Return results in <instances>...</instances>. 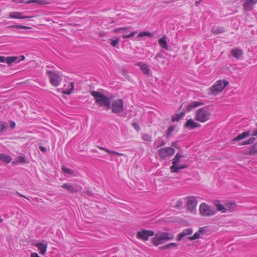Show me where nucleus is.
<instances>
[{
    "instance_id": "c85d7f7f",
    "label": "nucleus",
    "mask_w": 257,
    "mask_h": 257,
    "mask_svg": "<svg viewBox=\"0 0 257 257\" xmlns=\"http://www.w3.org/2000/svg\"><path fill=\"white\" fill-rule=\"evenodd\" d=\"M177 246H178V244L176 243L172 242V243H170L168 244H167V245H164L162 246H160V248L161 250L168 249H170L172 248L176 247Z\"/></svg>"
},
{
    "instance_id": "72a5a7b5",
    "label": "nucleus",
    "mask_w": 257,
    "mask_h": 257,
    "mask_svg": "<svg viewBox=\"0 0 257 257\" xmlns=\"http://www.w3.org/2000/svg\"><path fill=\"white\" fill-rule=\"evenodd\" d=\"M175 128V125H172L168 127V128L166 131L167 138H168L171 135V133L174 131Z\"/></svg>"
},
{
    "instance_id": "7c9ffc66",
    "label": "nucleus",
    "mask_w": 257,
    "mask_h": 257,
    "mask_svg": "<svg viewBox=\"0 0 257 257\" xmlns=\"http://www.w3.org/2000/svg\"><path fill=\"white\" fill-rule=\"evenodd\" d=\"M36 3L38 5H44L48 4L46 2L45 0H29L26 2V4H30V3Z\"/></svg>"
},
{
    "instance_id": "6ab92c4d",
    "label": "nucleus",
    "mask_w": 257,
    "mask_h": 257,
    "mask_svg": "<svg viewBox=\"0 0 257 257\" xmlns=\"http://www.w3.org/2000/svg\"><path fill=\"white\" fill-rule=\"evenodd\" d=\"M36 246L40 250V252L41 254H42V255H45L46 254L47 248V243L43 242L37 243Z\"/></svg>"
},
{
    "instance_id": "4468645a",
    "label": "nucleus",
    "mask_w": 257,
    "mask_h": 257,
    "mask_svg": "<svg viewBox=\"0 0 257 257\" xmlns=\"http://www.w3.org/2000/svg\"><path fill=\"white\" fill-rule=\"evenodd\" d=\"M62 187L66 189L71 193H74L79 191L78 188L76 186L72 185L69 183L64 184L62 185Z\"/></svg>"
},
{
    "instance_id": "4c0bfd02",
    "label": "nucleus",
    "mask_w": 257,
    "mask_h": 257,
    "mask_svg": "<svg viewBox=\"0 0 257 257\" xmlns=\"http://www.w3.org/2000/svg\"><path fill=\"white\" fill-rule=\"evenodd\" d=\"M160 140L161 141V142H160V144H158L157 146V147H162V146H164L166 144V143L164 141H163V140H161V138H159L157 140L155 141V143L154 144H158L160 141Z\"/></svg>"
},
{
    "instance_id": "6e6d98bb",
    "label": "nucleus",
    "mask_w": 257,
    "mask_h": 257,
    "mask_svg": "<svg viewBox=\"0 0 257 257\" xmlns=\"http://www.w3.org/2000/svg\"><path fill=\"white\" fill-rule=\"evenodd\" d=\"M39 149H40V150L43 152V153H45L46 152V148L43 146H40L39 147Z\"/></svg>"
},
{
    "instance_id": "603ef678",
    "label": "nucleus",
    "mask_w": 257,
    "mask_h": 257,
    "mask_svg": "<svg viewBox=\"0 0 257 257\" xmlns=\"http://www.w3.org/2000/svg\"><path fill=\"white\" fill-rule=\"evenodd\" d=\"M85 193L86 194L89 196H92L93 195V193L89 190H86Z\"/></svg>"
},
{
    "instance_id": "e2e57ef3",
    "label": "nucleus",
    "mask_w": 257,
    "mask_h": 257,
    "mask_svg": "<svg viewBox=\"0 0 257 257\" xmlns=\"http://www.w3.org/2000/svg\"><path fill=\"white\" fill-rule=\"evenodd\" d=\"M253 136H257V129L253 132V134L251 135Z\"/></svg>"
},
{
    "instance_id": "7ed1b4c3",
    "label": "nucleus",
    "mask_w": 257,
    "mask_h": 257,
    "mask_svg": "<svg viewBox=\"0 0 257 257\" xmlns=\"http://www.w3.org/2000/svg\"><path fill=\"white\" fill-rule=\"evenodd\" d=\"M210 115L208 107H203L197 110L196 119L201 122H204L209 119Z\"/></svg>"
},
{
    "instance_id": "ddd939ff",
    "label": "nucleus",
    "mask_w": 257,
    "mask_h": 257,
    "mask_svg": "<svg viewBox=\"0 0 257 257\" xmlns=\"http://www.w3.org/2000/svg\"><path fill=\"white\" fill-rule=\"evenodd\" d=\"M182 157H185V156L183 155H180L179 153L176 154L174 158L172 160V166L170 167L171 170L173 169L176 167L179 166L180 165V159Z\"/></svg>"
},
{
    "instance_id": "412c9836",
    "label": "nucleus",
    "mask_w": 257,
    "mask_h": 257,
    "mask_svg": "<svg viewBox=\"0 0 257 257\" xmlns=\"http://www.w3.org/2000/svg\"><path fill=\"white\" fill-rule=\"evenodd\" d=\"M185 114V111L183 108L182 111L180 113H177L174 114L172 117V121H179L181 118H182Z\"/></svg>"
},
{
    "instance_id": "9b49d317",
    "label": "nucleus",
    "mask_w": 257,
    "mask_h": 257,
    "mask_svg": "<svg viewBox=\"0 0 257 257\" xmlns=\"http://www.w3.org/2000/svg\"><path fill=\"white\" fill-rule=\"evenodd\" d=\"M256 3L257 0H245L243 4V9L246 12L250 11Z\"/></svg>"
},
{
    "instance_id": "c756f323",
    "label": "nucleus",
    "mask_w": 257,
    "mask_h": 257,
    "mask_svg": "<svg viewBox=\"0 0 257 257\" xmlns=\"http://www.w3.org/2000/svg\"><path fill=\"white\" fill-rule=\"evenodd\" d=\"M6 58V62L9 65H11L13 62H15L17 59V57H7Z\"/></svg>"
},
{
    "instance_id": "1a4fd4ad",
    "label": "nucleus",
    "mask_w": 257,
    "mask_h": 257,
    "mask_svg": "<svg viewBox=\"0 0 257 257\" xmlns=\"http://www.w3.org/2000/svg\"><path fill=\"white\" fill-rule=\"evenodd\" d=\"M154 234V232L152 230L142 229L140 231L137 232V237L140 239L148 240L150 236H152Z\"/></svg>"
},
{
    "instance_id": "052dcab7",
    "label": "nucleus",
    "mask_w": 257,
    "mask_h": 257,
    "mask_svg": "<svg viewBox=\"0 0 257 257\" xmlns=\"http://www.w3.org/2000/svg\"><path fill=\"white\" fill-rule=\"evenodd\" d=\"M17 193L18 194V195L19 196H21V197H24V198H26V199H27L29 200V199L28 198H27V197H26L25 196H24V195H22V194H21V193H19V192H17Z\"/></svg>"
},
{
    "instance_id": "69168bd1",
    "label": "nucleus",
    "mask_w": 257,
    "mask_h": 257,
    "mask_svg": "<svg viewBox=\"0 0 257 257\" xmlns=\"http://www.w3.org/2000/svg\"><path fill=\"white\" fill-rule=\"evenodd\" d=\"M15 1L16 2V3H23V1L22 0H15Z\"/></svg>"
},
{
    "instance_id": "a211bd4d",
    "label": "nucleus",
    "mask_w": 257,
    "mask_h": 257,
    "mask_svg": "<svg viewBox=\"0 0 257 257\" xmlns=\"http://www.w3.org/2000/svg\"><path fill=\"white\" fill-rule=\"evenodd\" d=\"M204 103L198 101H193L191 102L189 104H188L186 107V110L188 112H190L192 109L196 108L199 106L203 105Z\"/></svg>"
},
{
    "instance_id": "f3484780",
    "label": "nucleus",
    "mask_w": 257,
    "mask_h": 257,
    "mask_svg": "<svg viewBox=\"0 0 257 257\" xmlns=\"http://www.w3.org/2000/svg\"><path fill=\"white\" fill-rule=\"evenodd\" d=\"M231 54L233 57L239 59L242 56L243 51L240 49L235 48L231 50Z\"/></svg>"
},
{
    "instance_id": "f8f14e48",
    "label": "nucleus",
    "mask_w": 257,
    "mask_h": 257,
    "mask_svg": "<svg viewBox=\"0 0 257 257\" xmlns=\"http://www.w3.org/2000/svg\"><path fill=\"white\" fill-rule=\"evenodd\" d=\"M200 126V124L195 122L192 119L190 118L184 124V128L194 129L196 127H199Z\"/></svg>"
},
{
    "instance_id": "5701e85b",
    "label": "nucleus",
    "mask_w": 257,
    "mask_h": 257,
    "mask_svg": "<svg viewBox=\"0 0 257 257\" xmlns=\"http://www.w3.org/2000/svg\"><path fill=\"white\" fill-rule=\"evenodd\" d=\"M225 212L228 210L229 212H233L236 207V204L234 202H227L225 204Z\"/></svg>"
},
{
    "instance_id": "37998d69",
    "label": "nucleus",
    "mask_w": 257,
    "mask_h": 257,
    "mask_svg": "<svg viewBox=\"0 0 257 257\" xmlns=\"http://www.w3.org/2000/svg\"><path fill=\"white\" fill-rule=\"evenodd\" d=\"M199 237H200V234H199V232H196L194 234V235L193 236L189 237L188 239L190 240H195V239L199 238Z\"/></svg>"
},
{
    "instance_id": "0eeeda50",
    "label": "nucleus",
    "mask_w": 257,
    "mask_h": 257,
    "mask_svg": "<svg viewBox=\"0 0 257 257\" xmlns=\"http://www.w3.org/2000/svg\"><path fill=\"white\" fill-rule=\"evenodd\" d=\"M123 102L121 99L111 101V110L113 113H117L123 110Z\"/></svg>"
},
{
    "instance_id": "3c124183",
    "label": "nucleus",
    "mask_w": 257,
    "mask_h": 257,
    "mask_svg": "<svg viewBox=\"0 0 257 257\" xmlns=\"http://www.w3.org/2000/svg\"><path fill=\"white\" fill-rule=\"evenodd\" d=\"M182 201L179 200L176 203V204L175 205V207L176 208H179L182 206Z\"/></svg>"
},
{
    "instance_id": "aec40b11",
    "label": "nucleus",
    "mask_w": 257,
    "mask_h": 257,
    "mask_svg": "<svg viewBox=\"0 0 257 257\" xmlns=\"http://www.w3.org/2000/svg\"><path fill=\"white\" fill-rule=\"evenodd\" d=\"M193 233V230L191 228H186L184 229L178 235V240H181L184 236L188 235H190Z\"/></svg>"
},
{
    "instance_id": "680f3d73",
    "label": "nucleus",
    "mask_w": 257,
    "mask_h": 257,
    "mask_svg": "<svg viewBox=\"0 0 257 257\" xmlns=\"http://www.w3.org/2000/svg\"><path fill=\"white\" fill-rule=\"evenodd\" d=\"M202 1V0H199V1H196V2H195V6L198 7L200 3H201V2Z\"/></svg>"
},
{
    "instance_id": "423d86ee",
    "label": "nucleus",
    "mask_w": 257,
    "mask_h": 257,
    "mask_svg": "<svg viewBox=\"0 0 257 257\" xmlns=\"http://www.w3.org/2000/svg\"><path fill=\"white\" fill-rule=\"evenodd\" d=\"M46 73L49 76L50 82L53 86L57 87L60 85L62 79L57 73L48 70Z\"/></svg>"
},
{
    "instance_id": "338daca9",
    "label": "nucleus",
    "mask_w": 257,
    "mask_h": 257,
    "mask_svg": "<svg viewBox=\"0 0 257 257\" xmlns=\"http://www.w3.org/2000/svg\"><path fill=\"white\" fill-rule=\"evenodd\" d=\"M160 63H161L162 64H165V62L164 59H162V61H161Z\"/></svg>"
},
{
    "instance_id": "4be33fe9",
    "label": "nucleus",
    "mask_w": 257,
    "mask_h": 257,
    "mask_svg": "<svg viewBox=\"0 0 257 257\" xmlns=\"http://www.w3.org/2000/svg\"><path fill=\"white\" fill-rule=\"evenodd\" d=\"M137 65L140 67L141 70L145 75H149L150 72V69L149 68L148 65L146 64H144L142 62H139L137 64Z\"/></svg>"
},
{
    "instance_id": "e433bc0d",
    "label": "nucleus",
    "mask_w": 257,
    "mask_h": 257,
    "mask_svg": "<svg viewBox=\"0 0 257 257\" xmlns=\"http://www.w3.org/2000/svg\"><path fill=\"white\" fill-rule=\"evenodd\" d=\"M144 36H148L149 37H152L153 36V34L149 32H141L138 35V37H144Z\"/></svg>"
},
{
    "instance_id": "5fc2aeb1",
    "label": "nucleus",
    "mask_w": 257,
    "mask_h": 257,
    "mask_svg": "<svg viewBox=\"0 0 257 257\" xmlns=\"http://www.w3.org/2000/svg\"><path fill=\"white\" fill-rule=\"evenodd\" d=\"M6 58L5 56H0V62H6Z\"/></svg>"
},
{
    "instance_id": "6e6552de",
    "label": "nucleus",
    "mask_w": 257,
    "mask_h": 257,
    "mask_svg": "<svg viewBox=\"0 0 257 257\" xmlns=\"http://www.w3.org/2000/svg\"><path fill=\"white\" fill-rule=\"evenodd\" d=\"M175 149L171 147L162 148L158 151L159 157L162 159H165L168 156L173 155Z\"/></svg>"
},
{
    "instance_id": "f03ea898",
    "label": "nucleus",
    "mask_w": 257,
    "mask_h": 257,
    "mask_svg": "<svg viewBox=\"0 0 257 257\" xmlns=\"http://www.w3.org/2000/svg\"><path fill=\"white\" fill-rule=\"evenodd\" d=\"M174 236L168 232H159L155 234V236L152 238V242L156 246L163 243L166 240H171Z\"/></svg>"
},
{
    "instance_id": "79ce46f5",
    "label": "nucleus",
    "mask_w": 257,
    "mask_h": 257,
    "mask_svg": "<svg viewBox=\"0 0 257 257\" xmlns=\"http://www.w3.org/2000/svg\"><path fill=\"white\" fill-rule=\"evenodd\" d=\"M110 40L111 41V45L113 47H117L119 41V38H117L115 40L110 39Z\"/></svg>"
},
{
    "instance_id": "de8ad7c7",
    "label": "nucleus",
    "mask_w": 257,
    "mask_h": 257,
    "mask_svg": "<svg viewBox=\"0 0 257 257\" xmlns=\"http://www.w3.org/2000/svg\"><path fill=\"white\" fill-rule=\"evenodd\" d=\"M62 170L64 172L69 174H73L74 173L73 170L66 167H63L62 168Z\"/></svg>"
},
{
    "instance_id": "20e7f679",
    "label": "nucleus",
    "mask_w": 257,
    "mask_h": 257,
    "mask_svg": "<svg viewBox=\"0 0 257 257\" xmlns=\"http://www.w3.org/2000/svg\"><path fill=\"white\" fill-rule=\"evenodd\" d=\"M199 212L204 217L211 216L216 213V211L212 207L204 202L200 205Z\"/></svg>"
},
{
    "instance_id": "58836bf2",
    "label": "nucleus",
    "mask_w": 257,
    "mask_h": 257,
    "mask_svg": "<svg viewBox=\"0 0 257 257\" xmlns=\"http://www.w3.org/2000/svg\"><path fill=\"white\" fill-rule=\"evenodd\" d=\"M9 28H13L16 29H31V27L22 26V25H13L9 27Z\"/></svg>"
},
{
    "instance_id": "f704fd0d",
    "label": "nucleus",
    "mask_w": 257,
    "mask_h": 257,
    "mask_svg": "<svg viewBox=\"0 0 257 257\" xmlns=\"http://www.w3.org/2000/svg\"><path fill=\"white\" fill-rule=\"evenodd\" d=\"M70 85H71V88L69 90H64V91H62L64 94H67V95H70L71 94L72 91H73V90L74 88V83L71 82L70 83Z\"/></svg>"
},
{
    "instance_id": "49530a36",
    "label": "nucleus",
    "mask_w": 257,
    "mask_h": 257,
    "mask_svg": "<svg viewBox=\"0 0 257 257\" xmlns=\"http://www.w3.org/2000/svg\"><path fill=\"white\" fill-rule=\"evenodd\" d=\"M132 125L133 126V127L135 129V130L137 132H139L140 131V127L137 122H132Z\"/></svg>"
},
{
    "instance_id": "2eb2a0df",
    "label": "nucleus",
    "mask_w": 257,
    "mask_h": 257,
    "mask_svg": "<svg viewBox=\"0 0 257 257\" xmlns=\"http://www.w3.org/2000/svg\"><path fill=\"white\" fill-rule=\"evenodd\" d=\"M10 18L13 19H26L31 18L32 17L23 16V14L20 12H13L10 14Z\"/></svg>"
},
{
    "instance_id": "bb28decb",
    "label": "nucleus",
    "mask_w": 257,
    "mask_h": 257,
    "mask_svg": "<svg viewBox=\"0 0 257 257\" xmlns=\"http://www.w3.org/2000/svg\"><path fill=\"white\" fill-rule=\"evenodd\" d=\"M9 124L3 121H0V133L3 134L7 132Z\"/></svg>"
},
{
    "instance_id": "a19ab883",
    "label": "nucleus",
    "mask_w": 257,
    "mask_h": 257,
    "mask_svg": "<svg viewBox=\"0 0 257 257\" xmlns=\"http://www.w3.org/2000/svg\"><path fill=\"white\" fill-rule=\"evenodd\" d=\"M142 139L144 141H148V142H152V137H151V136L149 135L148 134H147L143 135Z\"/></svg>"
},
{
    "instance_id": "9d476101",
    "label": "nucleus",
    "mask_w": 257,
    "mask_h": 257,
    "mask_svg": "<svg viewBox=\"0 0 257 257\" xmlns=\"http://www.w3.org/2000/svg\"><path fill=\"white\" fill-rule=\"evenodd\" d=\"M197 201L194 196H189L187 198V207L188 210L193 211L197 205Z\"/></svg>"
},
{
    "instance_id": "bf43d9fd",
    "label": "nucleus",
    "mask_w": 257,
    "mask_h": 257,
    "mask_svg": "<svg viewBox=\"0 0 257 257\" xmlns=\"http://www.w3.org/2000/svg\"><path fill=\"white\" fill-rule=\"evenodd\" d=\"M177 143H178V141H175V142H172V144H171V146H172L175 147H176V148H178L177 147H176V145H177Z\"/></svg>"
},
{
    "instance_id": "473e14b6",
    "label": "nucleus",
    "mask_w": 257,
    "mask_h": 257,
    "mask_svg": "<svg viewBox=\"0 0 257 257\" xmlns=\"http://www.w3.org/2000/svg\"><path fill=\"white\" fill-rule=\"evenodd\" d=\"M187 168V166L186 165L180 166V165H179V166L176 167L173 169L171 170V172L172 173H178L180 172V170L185 169Z\"/></svg>"
},
{
    "instance_id": "a878e982",
    "label": "nucleus",
    "mask_w": 257,
    "mask_h": 257,
    "mask_svg": "<svg viewBox=\"0 0 257 257\" xmlns=\"http://www.w3.org/2000/svg\"><path fill=\"white\" fill-rule=\"evenodd\" d=\"M214 204L216 206L217 211L225 212V205L223 206L220 204L219 200H215L214 202Z\"/></svg>"
},
{
    "instance_id": "864d4df0",
    "label": "nucleus",
    "mask_w": 257,
    "mask_h": 257,
    "mask_svg": "<svg viewBox=\"0 0 257 257\" xmlns=\"http://www.w3.org/2000/svg\"><path fill=\"white\" fill-rule=\"evenodd\" d=\"M205 227H201V228H200L199 230H198V232L200 234H204V231L205 230Z\"/></svg>"
},
{
    "instance_id": "dca6fc26",
    "label": "nucleus",
    "mask_w": 257,
    "mask_h": 257,
    "mask_svg": "<svg viewBox=\"0 0 257 257\" xmlns=\"http://www.w3.org/2000/svg\"><path fill=\"white\" fill-rule=\"evenodd\" d=\"M249 135H250V131H246V132H243L241 134L238 135L236 137L234 138L232 140V142H235L241 141V140H243V139L249 136Z\"/></svg>"
},
{
    "instance_id": "4d7b16f0",
    "label": "nucleus",
    "mask_w": 257,
    "mask_h": 257,
    "mask_svg": "<svg viewBox=\"0 0 257 257\" xmlns=\"http://www.w3.org/2000/svg\"><path fill=\"white\" fill-rule=\"evenodd\" d=\"M31 257H40L38 254L36 252H33L31 254Z\"/></svg>"
},
{
    "instance_id": "774afa93",
    "label": "nucleus",
    "mask_w": 257,
    "mask_h": 257,
    "mask_svg": "<svg viewBox=\"0 0 257 257\" xmlns=\"http://www.w3.org/2000/svg\"><path fill=\"white\" fill-rule=\"evenodd\" d=\"M183 106V104H182L178 110L179 111H180L182 109Z\"/></svg>"
},
{
    "instance_id": "f257e3e1",
    "label": "nucleus",
    "mask_w": 257,
    "mask_h": 257,
    "mask_svg": "<svg viewBox=\"0 0 257 257\" xmlns=\"http://www.w3.org/2000/svg\"><path fill=\"white\" fill-rule=\"evenodd\" d=\"M90 94L94 97L95 103L99 107H106L107 109L111 108V99L104 94L96 91H92Z\"/></svg>"
},
{
    "instance_id": "39448f33",
    "label": "nucleus",
    "mask_w": 257,
    "mask_h": 257,
    "mask_svg": "<svg viewBox=\"0 0 257 257\" xmlns=\"http://www.w3.org/2000/svg\"><path fill=\"white\" fill-rule=\"evenodd\" d=\"M229 84L228 81L226 80H218L210 88L211 93L214 95L218 94L219 92L222 91L225 87Z\"/></svg>"
},
{
    "instance_id": "cd10ccee",
    "label": "nucleus",
    "mask_w": 257,
    "mask_h": 257,
    "mask_svg": "<svg viewBox=\"0 0 257 257\" xmlns=\"http://www.w3.org/2000/svg\"><path fill=\"white\" fill-rule=\"evenodd\" d=\"M12 160L11 157L9 155H6L5 154L0 153V160L5 162L7 163H9Z\"/></svg>"
},
{
    "instance_id": "a18cd8bd",
    "label": "nucleus",
    "mask_w": 257,
    "mask_h": 257,
    "mask_svg": "<svg viewBox=\"0 0 257 257\" xmlns=\"http://www.w3.org/2000/svg\"><path fill=\"white\" fill-rule=\"evenodd\" d=\"M17 162L22 164L27 163L25 158L23 156H19L17 158Z\"/></svg>"
},
{
    "instance_id": "393cba45",
    "label": "nucleus",
    "mask_w": 257,
    "mask_h": 257,
    "mask_svg": "<svg viewBox=\"0 0 257 257\" xmlns=\"http://www.w3.org/2000/svg\"><path fill=\"white\" fill-rule=\"evenodd\" d=\"M225 31L224 28L220 26H214L211 29V32L214 35L223 33Z\"/></svg>"
},
{
    "instance_id": "ea45409f",
    "label": "nucleus",
    "mask_w": 257,
    "mask_h": 257,
    "mask_svg": "<svg viewBox=\"0 0 257 257\" xmlns=\"http://www.w3.org/2000/svg\"><path fill=\"white\" fill-rule=\"evenodd\" d=\"M137 33V31H133V32H131L128 35H124V34L122 35V37L123 39L131 38V37H134Z\"/></svg>"
},
{
    "instance_id": "2f4dec72",
    "label": "nucleus",
    "mask_w": 257,
    "mask_h": 257,
    "mask_svg": "<svg viewBox=\"0 0 257 257\" xmlns=\"http://www.w3.org/2000/svg\"><path fill=\"white\" fill-rule=\"evenodd\" d=\"M255 140V138L254 137L250 138L248 140L243 141L241 143H239L240 145H247L252 144Z\"/></svg>"
},
{
    "instance_id": "09e8293b",
    "label": "nucleus",
    "mask_w": 257,
    "mask_h": 257,
    "mask_svg": "<svg viewBox=\"0 0 257 257\" xmlns=\"http://www.w3.org/2000/svg\"><path fill=\"white\" fill-rule=\"evenodd\" d=\"M160 59H164L163 55L162 53H158L155 57V59H156L158 62H160Z\"/></svg>"
},
{
    "instance_id": "c9c22d12",
    "label": "nucleus",
    "mask_w": 257,
    "mask_h": 257,
    "mask_svg": "<svg viewBox=\"0 0 257 257\" xmlns=\"http://www.w3.org/2000/svg\"><path fill=\"white\" fill-rule=\"evenodd\" d=\"M256 153H257V143L252 146L249 151L250 155H254Z\"/></svg>"
},
{
    "instance_id": "13d9d810",
    "label": "nucleus",
    "mask_w": 257,
    "mask_h": 257,
    "mask_svg": "<svg viewBox=\"0 0 257 257\" xmlns=\"http://www.w3.org/2000/svg\"><path fill=\"white\" fill-rule=\"evenodd\" d=\"M10 126L11 128H14L16 126V123L14 121H11Z\"/></svg>"
},
{
    "instance_id": "0e129e2a",
    "label": "nucleus",
    "mask_w": 257,
    "mask_h": 257,
    "mask_svg": "<svg viewBox=\"0 0 257 257\" xmlns=\"http://www.w3.org/2000/svg\"><path fill=\"white\" fill-rule=\"evenodd\" d=\"M97 147L98 148H99L101 150H104L106 152V150H108L107 149L105 148H104V147H99V146H97Z\"/></svg>"
},
{
    "instance_id": "8fccbe9b",
    "label": "nucleus",
    "mask_w": 257,
    "mask_h": 257,
    "mask_svg": "<svg viewBox=\"0 0 257 257\" xmlns=\"http://www.w3.org/2000/svg\"><path fill=\"white\" fill-rule=\"evenodd\" d=\"M106 152L109 154H113V155H116L117 156H122L123 155V154L120 153L118 152H116L114 151H111L108 149V150H106Z\"/></svg>"
},
{
    "instance_id": "c03bdc74",
    "label": "nucleus",
    "mask_w": 257,
    "mask_h": 257,
    "mask_svg": "<svg viewBox=\"0 0 257 257\" xmlns=\"http://www.w3.org/2000/svg\"><path fill=\"white\" fill-rule=\"evenodd\" d=\"M130 28V27H121L113 30V32L115 33H119L121 30H127Z\"/></svg>"
},
{
    "instance_id": "b1692460",
    "label": "nucleus",
    "mask_w": 257,
    "mask_h": 257,
    "mask_svg": "<svg viewBox=\"0 0 257 257\" xmlns=\"http://www.w3.org/2000/svg\"><path fill=\"white\" fill-rule=\"evenodd\" d=\"M167 37L164 35L158 40L159 45L163 48L168 50V46L167 43Z\"/></svg>"
}]
</instances>
